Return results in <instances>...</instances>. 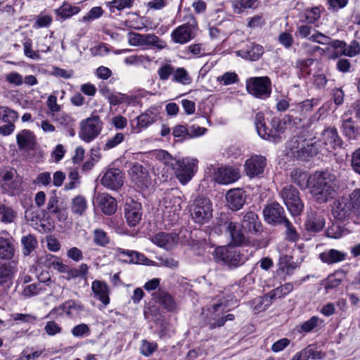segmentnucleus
Masks as SVG:
<instances>
[{"instance_id":"f257e3e1","label":"nucleus","mask_w":360,"mask_h":360,"mask_svg":"<svg viewBox=\"0 0 360 360\" xmlns=\"http://www.w3.org/2000/svg\"><path fill=\"white\" fill-rule=\"evenodd\" d=\"M302 118L294 115L287 114L282 119L273 117L265 119L262 112H258L255 117V125L258 135L263 139L277 143L281 141V134L285 130V125L299 127Z\"/></svg>"},{"instance_id":"f03ea898","label":"nucleus","mask_w":360,"mask_h":360,"mask_svg":"<svg viewBox=\"0 0 360 360\" xmlns=\"http://www.w3.org/2000/svg\"><path fill=\"white\" fill-rule=\"evenodd\" d=\"M338 188L336 176L329 172H316L311 175L310 193L319 203L334 198Z\"/></svg>"},{"instance_id":"7ed1b4c3","label":"nucleus","mask_w":360,"mask_h":360,"mask_svg":"<svg viewBox=\"0 0 360 360\" xmlns=\"http://www.w3.org/2000/svg\"><path fill=\"white\" fill-rule=\"evenodd\" d=\"M251 255L252 253H248L247 250L230 245L217 247L213 252L216 262L226 266L229 270H234L244 265Z\"/></svg>"},{"instance_id":"20e7f679","label":"nucleus","mask_w":360,"mask_h":360,"mask_svg":"<svg viewBox=\"0 0 360 360\" xmlns=\"http://www.w3.org/2000/svg\"><path fill=\"white\" fill-rule=\"evenodd\" d=\"M166 165H170L178 180L184 185L191 181L194 175L195 165L188 158L176 159L165 150H160L158 155Z\"/></svg>"},{"instance_id":"39448f33","label":"nucleus","mask_w":360,"mask_h":360,"mask_svg":"<svg viewBox=\"0 0 360 360\" xmlns=\"http://www.w3.org/2000/svg\"><path fill=\"white\" fill-rule=\"evenodd\" d=\"M103 127V122L96 112L80 122L79 138L86 143H90L96 139Z\"/></svg>"},{"instance_id":"423d86ee","label":"nucleus","mask_w":360,"mask_h":360,"mask_svg":"<svg viewBox=\"0 0 360 360\" xmlns=\"http://www.w3.org/2000/svg\"><path fill=\"white\" fill-rule=\"evenodd\" d=\"M187 22L176 27L171 33L172 40L176 44H184L195 38L198 30V22L193 14L184 17Z\"/></svg>"},{"instance_id":"0eeeda50","label":"nucleus","mask_w":360,"mask_h":360,"mask_svg":"<svg viewBox=\"0 0 360 360\" xmlns=\"http://www.w3.org/2000/svg\"><path fill=\"white\" fill-rule=\"evenodd\" d=\"M212 211L210 200L204 196L196 198L190 207L192 219L199 224L207 223L212 217Z\"/></svg>"},{"instance_id":"6e6552de","label":"nucleus","mask_w":360,"mask_h":360,"mask_svg":"<svg viewBox=\"0 0 360 360\" xmlns=\"http://www.w3.org/2000/svg\"><path fill=\"white\" fill-rule=\"evenodd\" d=\"M218 225L225 229L231 238L230 246L240 247L248 242V238L243 233V228L241 224L232 221L226 215H221L217 222Z\"/></svg>"},{"instance_id":"1a4fd4ad","label":"nucleus","mask_w":360,"mask_h":360,"mask_svg":"<svg viewBox=\"0 0 360 360\" xmlns=\"http://www.w3.org/2000/svg\"><path fill=\"white\" fill-rule=\"evenodd\" d=\"M246 90L254 97L265 100L271 94V81L267 76L250 77L246 81Z\"/></svg>"},{"instance_id":"9d476101","label":"nucleus","mask_w":360,"mask_h":360,"mask_svg":"<svg viewBox=\"0 0 360 360\" xmlns=\"http://www.w3.org/2000/svg\"><path fill=\"white\" fill-rule=\"evenodd\" d=\"M281 198L292 216L300 215L304 209V203L300 198V191L293 186H285L281 191Z\"/></svg>"},{"instance_id":"9b49d317","label":"nucleus","mask_w":360,"mask_h":360,"mask_svg":"<svg viewBox=\"0 0 360 360\" xmlns=\"http://www.w3.org/2000/svg\"><path fill=\"white\" fill-rule=\"evenodd\" d=\"M227 307V302L221 300L206 307L205 322L210 330L220 327L215 325L219 322V319L222 317V314L229 311Z\"/></svg>"},{"instance_id":"f8f14e48","label":"nucleus","mask_w":360,"mask_h":360,"mask_svg":"<svg viewBox=\"0 0 360 360\" xmlns=\"http://www.w3.org/2000/svg\"><path fill=\"white\" fill-rule=\"evenodd\" d=\"M115 258L122 263L150 265L153 262L143 253L135 250H124L121 248L115 249Z\"/></svg>"},{"instance_id":"ddd939ff","label":"nucleus","mask_w":360,"mask_h":360,"mask_svg":"<svg viewBox=\"0 0 360 360\" xmlns=\"http://www.w3.org/2000/svg\"><path fill=\"white\" fill-rule=\"evenodd\" d=\"M266 158L262 155H254L246 160L244 168L246 174L251 179L262 176L266 167Z\"/></svg>"},{"instance_id":"4468645a","label":"nucleus","mask_w":360,"mask_h":360,"mask_svg":"<svg viewBox=\"0 0 360 360\" xmlns=\"http://www.w3.org/2000/svg\"><path fill=\"white\" fill-rule=\"evenodd\" d=\"M320 142L324 146L328 152H332L338 148H342L343 141L338 135L335 127H324L321 132Z\"/></svg>"},{"instance_id":"2eb2a0df","label":"nucleus","mask_w":360,"mask_h":360,"mask_svg":"<svg viewBox=\"0 0 360 360\" xmlns=\"http://www.w3.org/2000/svg\"><path fill=\"white\" fill-rule=\"evenodd\" d=\"M264 220L266 223L272 225L282 224L286 219L283 207L278 202H271L263 210Z\"/></svg>"},{"instance_id":"dca6fc26","label":"nucleus","mask_w":360,"mask_h":360,"mask_svg":"<svg viewBox=\"0 0 360 360\" xmlns=\"http://www.w3.org/2000/svg\"><path fill=\"white\" fill-rule=\"evenodd\" d=\"M101 182L105 188L117 191L123 186L124 174L120 169L110 168L104 173Z\"/></svg>"},{"instance_id":"f3484780","label":"nucleus","mask_w":360,"mask_h":360,"mask_svg":"<svg viewBox=\"0 0 360 360\" xmlns=\"http://www.w3.org/2000/svg\"><path fill=\"white\" fill-rule=\"evenodd\" d=\"M17 174L15 169H10L1 172V188L5 193H13L21 189L22 180L18 176L14 179Z\"/></svg>"},{"instance_id":"a211bd4d","label":"nucleus","mask_w":360,"mask_h":360,"mask_svg":"<svg viewBox=\"0 0 360 360\" xmlns=\"http://www.w3.org/2000/svg\"><path fill=\"white\" fill-rule=\"evenodd\" d=\"M240 177L238 168L232 166L219 167L214 172V180L219 184H230L238 181Z\"/></svg>"},{"instance_id":"6ab92c4d","label":"nucleus","mask_w":360,"mask_h":360,"mask_svg":"<svg viewBox=\"0 0 360 360\" xmlns=\"http://www.w3.org/2000/svg\"><path fill=\"white\" fill-rule=\"evenodd\" d=\"M129 174L133 182L140 188H147L150 184V176L146 167L135 162L131 167Z\"/></svg>"},{"instance_id":"aec40b11","label":"nucleus","mask_w":360,"mask_h":360,"mask_svg":"<svg viewBox=\"0 0 360 360\" xmlns=\"http://www.w3.org/2000/svg\"><path fill=\"white\" fill-rule=\"evenodd\" d=\"M142 205L140 202L131 200L124 205V216L129 226L138 225L142 217Z\"/></svg>"},{"instance_id":"412c9836","label":"nucleus","mask_w":360,"mask_h":360,"mask_svg":"<svg viewBox=\"0 0 360 360\" xmlns=\"http://www.w3.org/2000/svg\"><path fill=\"white\" fill-rule=\"evenodd\" d=\"M355 210L351 199L342 198L334 202L333 214L338 221H344Z\"/></svg>"},{"instance_id":"4be33fe9","label":"nucleus","mask_w":360,"mask_h":360,"mask_svg":"<svg viewBox=\"0 0 360 360\" xmlns=\"http://www.w3.org/2000/svg\"><path fill=\"white\" fill-rule=\"evenodd\" d=\"M227 205L232 211H238L243 208L246 201L245 191L242 188H233L226 194Z\"/></svg>"},{"instance_id":"5701e85b","label":"nucleus","mask_w":360,"mask_h":360,"mask_svg":"<svg viewBox=\"0 0 360 360\" xmlns=\"http://www.w3.org/2000/svg\"><path fill=\"white\" fill-rule=\"evenodd\" d=\"M152 300L159 304L168 312H173L176 309V303L173 296L168 292L159 289L152 294Z\"/></svg>"},{"instance_id":"b1692460","label":"nucleus","mask_w":360,"mask_h":360,"mask_svg":"<svg viewBox=\"0 0 360 360\" xmlns=\"http://www.w3.org/2000/svg\"><path fill=\"white\" fill-rule=\"evenodd\" d=\"M95 200L98 207L105 215L110 216L115 213L117 203L115 198L108 193H98L95 197Z\"/></svg>"},{"instance_id":"393cba45","label":"nucleus","mask_w":360,"mask_h":360,"mask_svg":"<svg viewBox=\"0 0 360 360\" xmlns=\"http://www.w3.org/2000/svg\"><path fill=\"white\" fill-rule=\"evenodd\" d=\"M312 140L313 139H310V141L304 140L302 146L298 148L295 154L297 159L307 161L320 153L319 144L316 141L311 142Z\"/></svg>"},{"instance_id":"a878e982","label":"nucleus","mask_w":360,"mask_h":360,"mask_svg":"<svg viewBox=\"0 0 360 360\" xmlns=\"http://www.w3.org/2000/svg\"><path fill=\"white\" fill-rule=\"evenodd\" d=\"M16 141L20 150H32L36 146V137L28 129H23L16 135Z\"/></svg>"},{"instance_id":"bb28decb","label":"nucleus","mask_w":360,"mask_h":360,"mask_svg":"<svg viewBox=\"0 0 360 360\" xmlns=\"http://www.w3.org/2000/svg\"><path fill=\"white\" fill-rule=\"evenodd\" d=\"M241 226L245 231L251 233H257L262 231V224L258 215L254 212H248L244 215Z\"/></svg>"},{"instance_id":"cd10ccee","label":"nucleus","mask_w":360,"mask_h":360,"mask_svg":"<svg viewBox=\"0 0 360 360\" xmlns=\"http://www.w3.org/2000/svg\"><path fill=\"white\" fill-rule=\"evenodd\" d=\"M179 240V235L176 233L160 232L154 236L153 241L160 248L170 249L177 244Z\"/></svg>"},{"instance_id":"c85d7f7f","label":"nucleus","mask_w":360,"mask_h":360,"mask_svg":"<svg viewBox=\"0 0 360 360\" xmlns=\"http://www.w3.org/2000/svg\"><path fill=\"white\" fill-rule=\"evenodd\" d=\"M91 290L94 297L100 300L104 306L110 303L109 289L105 282L95 280L92 282Z\"/></svg>"},{"instance_id":"c756f323","label":"nucleus","mask_w":360,"mask_h":360,"mask_svg":"<svg viewBox=\"0 0 360 360\" xmlns=\"http://www.w3.org/2000/svg\"><path fill=\"white\" fill-rule=\"evenodd\" d=\"M291 181L300 189L304 190L307 188L310 189L311 176H309L307 172L301 168L294 169L290 174Z\"/></svg>"},{"instance_id":"7c9ffc66","label":"nucleus","mask_w":360,"mask_h":360,"mask_svg":"<svg viewBox=\"0 0 360 360\" xmlns=\"http://www.w3.org/2000/svg\"><path fill=\"white\" fill-rule=\"evenodd\" d=\"M325 224V219L323 216L312 214L304 223L305 230L311 235H314L323 230Z\"/></svg>"},{"instance_id":"2f4dec72","label":"nucleus","mask_w":360,"mask_h":360,"mask_svg":"<svg viewBox=\"0 0 360 360\" xmlns=\"http://www.w3.org/2000/svg\"><path fill=\"white\" fill-rule=\"evenodd\" d=\"M264 53V48L259 44L252 43L247 45L246 49L240 50L238 54L243 58L252 61L259 60Z\"/></svg>"},{"instance_id":"473e14b6","label":"nucleus","mask_w":360,"mask_h":360,"mask_svg":"<svg viewBox=\"0 0 360 360\" xmlns=\"http://www.w3.org/2000/svg\"><path fill=\"white\" fill-rule=\"evenodd\" d=\"M155 109V108L148 109L145 112L141 113L132 121V122L136 121L138 132L156 122L157 115L153 112V110Z\"/></svg>"},{"instance_id":"72a5a7b5","label":"nucleus","mask_w":360,"mask_h":360,"mask_svg":"<svg viewBox=\"0 0 360 360\" xmlns=\"http://www.w3.org/2000/svg\"><path fill=\"white\" fill-rule=\"evenodd\" d=\"M347 255V253L335 249H330L329 250L320 253L319 259L323 263L332 264L345 260Z\"/></svg>"},{"instance_id":"f704fd0d","label":"nucleus","mask_w":360,"mask_h":360,"mask_svg":"<svg viewBox=\"0 0 360 360\" xmlns=\"http://www.w3.org/2000/svg\"><path fill=\"white\" fill-rule=\"evenodd\" d=\"M80 11V7L72 6L68 2L65 1L58 8L55 10V13L57 17L63 21L79 13Z\"/></svg>"},{"instance_id":"c9c22d12","label":"nucleus","mask_w":360,"mask_h":360,"mask_svg":"<svg viewBox=\"0 0 360 360\" xmlns=\"http://www.w3.org/2000/svg\"><path fill=\"white\" fill-rule=\"evenodd\" d=\"M319 104V99L318 98L306 99L302 102L295 104V108L290 110L289 114L293 115V113L299 112L300 115H305L307 112H311L314 106H317Z\"/></svg>"},{"instance_id":"e433bc0d","label":"nucleus","mask_w":360,"mask_h":360,"mask_svg":"<svg viewBox=\"0 0 360 360\" xmlns=\"http://www.w3.org/2000/svg\"><path fill=\"white\" fill-rule=\"evenodd\" d=\"M255 0H228L227 4H230L234 14L240 15L247 11L248 9L254 8Z\"/></svg>"},{"instance_id":"4c0bfd02","label":"nucleus","mask_w":360,"mask_h":360,"mask_svg":"<svg viewBox=\"0 0 360 360\" xmlns=\"http://www.w3.org/2000/svg\"><path fill=\"white\" fill-rule=\"evenodd\" d=\"M341 129L343 135L349 139H355L359 134L356 122L352 117L342 120Z\"/></svg>"},{"instance_id":"58836bf2","label":"nucleus","mask_w":360,"mask_h":360,"mask_svg":"<svg viewBox=\"0 0 360 360\" xmlns=\"http://www.w3.org/2000/svg\"><path fill=\"white\" fill-rule=\"evenodd\" d=\"M14 252L11 239L0 237V259H11L14 256Z\"/></svg>"},{"instance_id":"ea45409f","label":"nucleus","mask_w":360,"mask_h":360,"mask_svg":"<svg viewBox=\"0 0 360 360\" xmlns=\"http://www.w3.org/2000/svg\"><path fill=\"white\" fill-rule=\"evenodd\" d=\"M65 273L67 274V280L76 278H81L86 280L89 273V266L84 263L80 264L79 269L68 266V271H65Z\"/></svg>"},{"instance_id":"a19ab883","label":"nucleus","mask_w":360,"mask_h":360,"mask_svg":"<svg viewBox=\"0 0 360 360\" xmlns=\"http://www.w3.org/2000/svg\"><path fill=\"white\" fill-rule=\"evenodd\" d=\"M86 209L87 202L83 195H77L72 200L71 211L74 214L82 216Z\"/></svg>"},{"instance_id":"79ce46f5","label":"nucleus","mask_w":360,"mask_h":360,"mask_svg":"<svg viewBox=\"0 0 360 360\" xmlns=\"http://www.w3.org/2000/svg\"><path fill=\"white\" fill-rule=\"evenodd\" d=\"M21 244L23 247V255L25 256H28L37 247L38 242L36 237L30 233L22 237Z\"/></svg>"},{"instance_id":"37998d69","label":"nucleus","mask_w":360,"mask_h":360,"mask_svg":"<svg viewBox=\"0 0 360 360\" xmlns=\"http://www.w3.org/2000/svg\"><path fill=\"white\" fill-rule=\"evenodd\" d=\"M93 242L100 247H106L110 243L108 234L101 229H95L93 231Z\"/></svg>"},{"instance_id":"c03bdc74","label":"nucleus","mask_w":360,"mask_h":360,"mask_svg":"<svg viewBox=\"0 0 360 360\" xmlns=\"http://www.w3.org/2000/svg\"><path fill=\"white\" fill-rule=\"evenodd\" d=\"M14 272V267L10 263L0 262V285L11 281Z\"/></svg>"},{"instance_id":"a18cd8bd","label":"nucleus","mask_w":360,"mask_h":360,"mask_svg":"<svg viewBox=\"0 0 360 360\" xmlns=\"http://www.w3.org/2000/svg\"><path fill=\"white\" fill-rule=\"evenodd\" d=\"M59 309H63V311H65L68 314H70L72 309H76L77 311H82L84 309V307L81 304H77L75 300H70L65 303L62 304L58 308H54L53 309L50 314L51 315H55L57 314L58 311Z\"/></svg>"},{"instance_id":"49530a36","label":"nucleus","mask_w":360,"mask_h":360,"mask_svg":"<svg viewBox=\"0 0 360 360\" xmlns=\"http://www.w3.org/2000/svg\"><path fill=\"white\" fill-rule=\"evenodd\" d=\"M172 81L182 84H189L192 79L184 68H178L174 70Z\"/></svg>"},{"instance_id":"de8ad7c7","label":"nucleus","mask_w":360,"mask_h":360,"mask_svg":"<svg viewBox=\"0 0 360 360\" xmlns=\"http://www.w3.org/2000/svg\"><path fill=\"white\" fill-rule=\"evenodd\" d=\"M342 281L340 278L335 277L333 274H330L325 279L321 281V285H323L326 293L337 288L341 285Z\"/></svg>"},{"instance_id":"09e8293b","label":"nucleus","mask_w":360,"mask_h":360,"mask_svg":"<svg viewBox=\"0 0 360 360\" xmlns=\"http://www.w3.org/2000/svg\"><path fill=\"white\" fill-rule=\"evenodd\" d=\"M282 224H283L285 228V239L290 242L297 241L300 238V235L297 233V231L295 227L293 226V224L287 218L283 220V222Z\"/></svg>"},{"instance_id":"8fccbe9b","label":"nucleus","mask_w":360,"mask_h":360,"mask_svg":"<svg viewBox=\"0 0 360 360\" xmlns=\"http://www.w3.org/2000/svg\"><path fill=\"white\" fill-rule=\"evenodd\" d=\"M143 46L156 47L158 49H162L166 47V43L154 34H144Z\"/></svg>"},{"instance_id":"3c124183","label":"nucleus","mask_w":360,"mask_h":360,"mask_svg":"<svg viewBox=\"0 0 360 360\" xmlns=\"http://www.w3.org/2000/svg\"><path fill=\"white\" fill-rule=\"evenodd\" d=\"M322 321L319 317L313 316L309 320L300 324V329L298 331L304 333H311L319 326V323Z\"/></svg>"},{"instance_id":"603ef678","label":"nucleus","mask_w":360,"mask_h":360,"mask_svg":"<svg viewBox=\"0 0 360 360\" xmlns=\"http://www.w3.org/2000/svg\"><path fill=\"white\" fill-rule=\"evenodd\" d=\"M17 217V213L11 207L0 205V220L4 223H11Z\"/></svg>"},{"instance_id":"864d4df0","label":"nucleus","mask_w":360,"mask_h":360,"mask_svg":"<svg viewBox=\"0 0 360 360\" xmlns=\"http://www.w3.org/2000/svg\"><path fill=\"white\" fill-rule=\"evenodd\" d=\"M293 290V285L291 283H287L275 289L271 290V297L281 299L289 294Z\"/></svg>"},{"instance_id":"5fc2aeb1","label":"nucleus","mask_w":360,"mask_h":360,"mask_svg":"<svg viewBox=\"0 0 360 360\" xmlns=\"http://www.w3.org/2000/svg\"><path fill=\"white\" fill-rule=\"evenodd\" d=\"M32 40L30 38L25 37L22 41V45L24 48V54L26 57L33 59V60H39L40 58V55L37 51H34L32 50Z\"/></svg>"},{"instance_id":"6e6d98bb","label":"nucleus","mask_w":360,"mask_h":360,"mask_svg":"<svg viewBox=\"0 0 360 360\" xmlns=\"http://www.w3.org/2000/svg\"><path fill=\"white\" fill-rule=\"evenodd\" d=\"M345 231L346 229L343 228L340 224L332 223V225L326 230V236L331 238H340L344 235Z\"/></svg>"},{"instance_id":"4d7b16f0","label":"nucleus","mask_w":360,"mask_h":360,"mask_svg":"<svg viewBox=\"0 0 360 360\" xmlns=\"http://www.w3.org/2000/svg\"><path fill=\"white\" fill-rule=\"evenodd\" d=\"M134 0H113L108 3L109 8L111 13L115 10L122 11L126 8H130L133 6Z\"/></svg>"},{"instance_id":"13d9d810","label":"nucleus","mask_w":360,"mask_h":360,"mask_svg":"<svg viewBox=\"0 0 360 360\" xmlns=\"http://www.w3.org/2000/svg\"><path fill=\"white\" fill-rule=\"evenodd\" d=\"M103 10L101 6H95L93 7L88 13L83 16L79 21L86 22L89 21L94 20L95 19H97L103 15Z\"/></svg>"},{"instance_id":"bf43d9fd","label":"nucleus","mask_w":360,"mask_h":360,"mask_svg":"<svg viewBox=\"0 0 360 360\" xmlns=\"http://www.w3.org/2000/svg\"><path fill=\"white\" fill-rule=\"evenodd\" d=\"M217 81L223 85L227 86L237 83L239 81V78L236 72H227L223 75L218 77Z\"/></svg>"},{"instance_id":"052dcab7","label":"nucleus","mask_w":360,"mask_h":360,"mask_svg":"<svg viewBox=\"0 0 360 360\" xmlns=\"http://www.w3.org/2000/svg\"><path fill=\"white\" fill-rule=\"evenodd\" d=\"M172 134L179 141L183 142L188 139L187 125L178 124L173 129Z\"/></svg>"},{"instance_id":"680f3d73","label":"nucleus","mask_w":360,"mask_h":360,"mask_svg":"<svg viewBox=\"0 0 360 360\" xmlns=\"http://www.w3.org/2000/svg\"><path fill=\"white\" fill-rule=\"evenodd\" d=\"M302 21L307 23H314L320 18V10L318 7L305 10Z\"/></svg>"},{"instance_id":"e2e57ef3","label":"nucleus","mask_w":360,"mask_h":360,"mask_svg":"<svg viewBox=\"0 0 360 360\" xmlns=\"http://www.w3.org/2000/svg\"><path fill=\"white\" fill-rule=\"evenodd\" d=\"M41 282L34 283L27 285L23 290V295L25 297H32L38 295L43 289Z\"/></svg>"},{"instance_id":"0e129e2a","label":"nucleus","mask_w":360,"mask_h":360,"mask_svg":"<svg viewBox=\"0 0 360 360\" xmlns=\"http://www.w3.org/2000/svg\"><path fill=\"white\" fill-rule=\"evenodd\" d=\"M314 63V59H299L295 63V68L299 69L300 72H306V75H310L311 70H309L311 65Z\"/></svg>"},{"instance_id":"69168bd1","label":"nucleus","mask_w":360,"mask_h":360,"mask_svg":"<svg viewBox=\"0 0 360 360\" xmlns=\"http://www.w3.org/2000/svg\"><path fill=\"white\" fill-rule=\"evenodd\" d=\"M158 348V345L156 342H149L146 340H143L141 342V353L146 356H149L151 355Z\"/></svg>"},{"instance_id":"338daca9","label":"nucleus","mask_w":360,"mask_h":360,"mask_svg":"<svg viewBox=\"0 0 360 360\" xmlns=\"http://www.w3.org/2000/svg\"><path fill=\"white\" fill-rule=\"evenodd\" d=\"M292 259V256L287 255H281L278 259V269L277 271L284 272L286 270L287 274H289L290 267L291 266L290 262Z\"/></svg>"},{"instance_id":"774afa93","label":"nucleus","mask_w":360,"mask_h":360,"mask_svg":"<svg viewBox=\"0 0 360 360\" xmlns=\"http://www.w3.org/2000/svg\"><path fill=\"white\" fill-rule=\"evenodd\" d=\"M124 137V136L122 133H117L114 136H112L110 139H108V140L107 141L106 143L103 147V150H108L117 146L118 144L123 141Z\"/></svg>"}]
</instances>
